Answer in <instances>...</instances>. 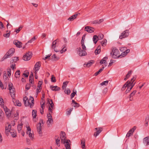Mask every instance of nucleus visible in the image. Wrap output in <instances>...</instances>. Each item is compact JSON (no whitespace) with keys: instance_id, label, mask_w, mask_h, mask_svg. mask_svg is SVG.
Returning <instances> with one entry per match:
<instances>
[{"instance_id":"1","label":"nucleus","mask_w":149,"mask_h":149,"mask_svg":"<svg viewBox=\"0 0 149 149\" xmlns=\"http://www.w3.org/2000/svg\"><path fill=\"white\" fill-rule=\"evenodd\" d=\"M65 135V134L64 132H61L60 134L61 143L65 144V146L66 149H71L70 145L69 143L70 141L66 140Z\"/></svg>"},{"instance_id":"2","label":"nucleus","mask_w":149,"mask_h":149,"mask_svg":"<svg viewBox=\"0 0 149 149\" xmlns=\"http://www.w3.org/2000/svg\"><path fill=\"white\" fill-rule=\"evenodd\" d=\"M23 101L26 106H29L31 108L33 107L34 104V100L33 97L30 96L29 100L26 96L23 98Z\"/></svg>"},{"instance_id":"3","label":"nucleus","mask_w":149,"mask_h":149,"mask_svg":"<svg viewBox=\"0 0 149 149\" xmlns=\"http://www.w3.org/2000/svg\"><path fill=\"white\" fill-rule=\"evenodd\" d=\"M119 50L115 47H113L112 48V52L111 53V56L114 58H116L121 56V55H119Z\"/></svg>"},{"instance_id":"4","label":"nucleus","mask_w":149,"mask_h":149,"mask_svg":"<svg viewBox=\"0 0 149 149\" xmlns=\"http://www.w3.org/2000/svg\"><path fill=\"white\" fill-rule=\"evenodd\" d=\"M8 89L10 91V94L12 97V98H15V91L13 84L11 83H9L8 84Z\"/></svg>"},{"instance_id":"5","label":"nucleus","mask_w":149,"mask_h":149,"mask_svg":"<svg viewBox=\"0 0 149 149\" xmlns=\"http://www.w3.org/2000/svg\"><path fill=\"white\" fill-rule=\"evenodd\" d=\"M15 52V49L13 48H12L10 49L7 52V54H5L2 58V60L10 57L12 56L13 53Z\"/></svg>"},{"instance_id":"6","label":"nucleus","mask_w":149,"mask_h":149,"mask_svg":"<svg viewBox=\"0 0 149 149\" xmlns=\"http://www.w3.org/2000/svg\"><path fill=\"white\" fill-rule=\"evenodd\" d=\"M47 117L48 120L47 121V124L48 127L51 126V125L53 123V120L51 114H47Z\"/></svg>"},{"instance_id":"7","label":"nucleus","mask_w":149,"mask_h":149,"mask_svg":"<svg viewBox=\"0 0 149 149\" xmlns=\"http://www.w3.org/2000/svg\"><path fill=\"white\" fill-rule=\"evenodd\" d=\"M135 79L136 78L134 77H133L131 79V81L132 82V83H131L130 85L127 87V89L126 90L125 92V93L126 94H127V93L129 92L131 90L134 86L135 83H134L133 82L135 80Z\"/></svg>"},{"instance_id":"8","label":"nucleus","mask_w":149,"mask_h":149,"mask_svg":"<svg viewBox=\"0 0 149 149\" xmlns=\"http://www.w3.org/2000/svg\"><path fill=\"white\" fill-rule=\"evenodd\" d=\"M129 34V31L128 30H126L123 31L119 36V38L122 39L123 38L128 37Z\"/></svg>"},{"instance_id":"9","label":"nucleus","mask_w":149,"mask_h":149,"mask_svg":"<svg viewBox=\"0 0 149 149\" xmlns=\"http://www.w3.org/2000/svg\"><path fill=\"white\" fill-rule=\"evenodd\" d=\"M32 53L31 52H28L23 57V59L25 61H27L30 60L32 56Z\"/></svg>"},{"instance_id":"10","label":"nucleus","mask_w":149,"mask_h":149,"mask_svg":"<svg viewBox=\"0 0 149 149\" xmlns=\"http://www.w3.org/2000/svg\"><path fill=\"white\" fill-rule=\"evenodd\" d=\"M77 50L79 52L78 54L80 56H83L87 55V53L86 51V50L81 49L80 47L77 48Z\"/></svg>"},{"instance_id":"11","label":"nucleus","mask_w":149,"mask_h":149,"mask_svg":"<svg viewBox=\"0 0 149 149\" xmlns=\"http://www.w3.org/2000/svg\"><path fill=\"white\" fill-rule=\"evenodd\" d=\"M41 66V63L40 61H38L35 64L33 70L34 71V73L37 74L38 71L39 70Z\"/></svg>"},{"instance_id":"12","label":"nucleus","mask_w":149,"mask_h":149,"mask_svg":"<svg viewBox=\"0 0 149 149\" xmlns=\"http://www.w3.org/2000/svg\"><path fill=\"white\" fill-rule=\"evenodd\" d=\"M95 130L97 131L96 132L94 133L93 136L95 137H96L101 133L102 130L101 127H96L95 128Z\"/></svg>"},{"instance_id":"13","label":"nucleus","mask_w":149,"mask_h":149,"mask_svg":"<svg viewBox=\"0 0 149 149\" xmlns=\"http://www.w3.org/2000/svg\"><path fill=\"white\" fill-rule=\"evenodd\" d=\"M3 109L5 112L6 114L7 117L8 118H9L10 117L11 115V112L10 110L8 109L6 107H4Z\"/></svg>"},{"instance_id":"14","label":"nucleus","mask_w":149,"mask_h":149,"mask_svg":"<svg viewBox=\"0 0 149 149\" xmlns=\"http://www.w3.org/2000/svg\"><path fill=\"white\" fill-rule=\"evenodd\" d=\"M85 30L89 33H93L94 32L95 29L93 27L89 26H87L85 28Z\"/></svg>"},{"instance_id":"15","label":"nucleus","mask_w":149,"mask_h":149,"mask_svg":"<svg viewBox=\"0 0 149 149\" xmlns=\"http://www.w3.org/2000/svg\"><path fill=\"white\" fill-rule=\"evenodd\" d=\"M136 126L134 127L132 129L130 130L127 133L126 135L127 137H129L131 134H132L134 131L136 129Z\"/></svg>"},{"instance_id":"16","label":"nucleus","mask_w":149,"mask_h":149,"mask_svg":"<svg viewBox=\"0 0 149 149\" xmlns=\"http://www.w3.org/2000/svg\"><path fill=\"white\" fill-rule=\"evenodd\" d=\"M11 125L10 124H8V126H6L5 127V133L7 135L9 134V132L11 130Z\"/></svg>"},{"instance_id":"17","label":"nucleus","mask_w":149,"mask_h":149,"mask_svg":"<svg viewBox=\"0 0 149 149\" xmlns=\"http://www.w3.org/2000/svg\"><path fill=\"white\" fill-rule=\"evenodd\" d=\"M13 102L15 106L20 107L22 105L21 102L18 100H16L14 98H13Z\"/></svg>"},{"instance_id":"18","label":"nucleus","mask_w":149,"mask_h":149,"mask_svg":"<svg viewBox=\"0 0 149 149\" xmlns=\"http://www.w3.org/2000/svg\"><path fill=\"white\" fill-rule=\"evenodd\" d=\"M79 15L80 13H75L74 15H72V16L70 17L69 18L68 20L69 21H73L75 19H76L78 15Z\"/></svg>"},{"instance_id":"19","label":"nucleus","mask_w":149,"mask_h":149,"mask_svg":"<svg viewBox=\"0 0 149 149\" xmlns=\"http://www.w3.org/2000/svg\"><path fill=\"white\" fill-rule=\"evenodd\" d=\"M14 44L17 47H21L22 46V43L17 40H15L13 42Z\"/></svg>"},{"instance_id":"20","label":"nucleus","mask_w":149,"mask_h":149,"mask_svg":"<svg viewBox=\"0 0 149 149\" xmlns=\"http://www.w3.org/2000/svg\"><path fill=\"white\" fill-rule=\"evenodd\" d=\"M143 143L144 144L147 146L149 145V137H146L143 139Z\"/></svg>"},{"instance_id":"21","label":"nucleus","mask_w":149,"mask_h":149,"mask_svg":"<svg viewBox=\"0 0 149 149\" xmlns=\"http://www.w3.org/2000/svg\"><path fill=\"white\" fill-rule=\"evenodd\" d=\"M56 40L52 42V48L53 49H54V51L56 52H58L59 51V50H57L55 48V47L56 46Z\"/></svg>"},{"instance_id":"22","label":"nucleus","mask_w":149,"mask_h":149,"mask_svg":"<svg viewBox=\"0 0 149 149\" xmlns=\"http://www.w3.org/2000/svg\"><path fill=\"white\" fill-rule=\"evenodd\" d=\"M37 130L39 134H41L42 133L41 130V124L39 123L37 125Z\"/></svg>"},{"instance_id":"23","label":"nucleus","mask_w":149,"mask_h":149,"mask_svg":"<svg viewBox=\"0 0 149 149\" xmlns=\"http://www.w3.org/2000/svg\"><path fill=\"white\" fill-rule=\"evenodd\" d=\"M94 63V61L91 60L89 61L87 63L84 64V67H87L88 68L90 67L93 63Z\"/></svg>"},{"instance_id":"24","label":"nucleus","mask_w":149,"mask_h":149,"mask_svg":"<svg viewBox=\"0 0 149 149\" xmlns=\"http://www.w3.org/2000/svg\"><path fill=\"white\" fill-rule=\"evenodd\" d=\"M107 57H104L100 61V63L101 64H104L105 66H106L107 65V63L106 62V60L107 59Z\"/></svg>"},{"instance_id":"25","label":"nucleus","mask_w":149,"mask_h":149,"mask_svg":"<svg viewBox=\"0 0 149 149\" xmlns=\"http://www.w3.org/2000/svg\"><path fill=\"white\" fill-rule=\"evenodd\" d=\"M50 88L52 90L54 91H58L60 89V88L57 86H50Z\"/></svg>"},{"instance_id":"26","label":"nucleus","mask_w":149,"mask_h":149,"mask_svg":"<svg viewBox=\"0 0 149 149\" xmlns=\"http://www.w3.org/2000/svg\"><path fill=\"white\" fill-rule=\"evenodd\" d=\"M23 126V124L22 123H21L18 125L17 127V129L19 133H20L21 131Z\"/></svg>"},{"instance_id":"27","label":"nucleus","mask_w":149,"mask_h":149,"mask_svg":"<svg viewBox=\"0 0 149 149\" xmlns=\"http://www.w3.org/2000/svg\"><path fill=\"white\" fill-rule=\"evenodd\" d=\"M0 105L3 108L4 107H6L4 105V102L1 97H0Z\"/></svg>"},{"instance_id":"28","label":"nucleus","mask_w":149,"mask_h":149,"mask_svg":"<svg viewBox=\"0 0 149 149\" xmlns=\"http://www.w3.org/2000/svg\"><path fill=\"white\" fill-rule=\"evenodd\" d=\"M85 140L84 139H83L81 140V145L82 148L84 149L85 147Z\"/></svg>"},{"instance_id":"29","label":"nucleus","mask_w":149,"mask_h":149,"mask_svg":"<svg viewBox=\"0 0 149 149\" xmlns=\"http://www.w3.org/2000/svg\"><path fill=\"white\" fill-rule=\"evenodd\" d=\"M11 134V135L13 137H15L16 136V132L14 130H11L10 132Z\"/></svg>"},{"instance_id":"30","label":"nucleus","mask_w":149,"mask_h":149,"mask_svg":"<svg viewBox=\"0 0 149 149\" xmlns=\"http://www.w3.org/2000/svg\"><path fill=\"white\" fill-rule=\"evenodd\" d=\"M93 41L95 44H96L98 41V37L96 35L93 36Z\"/></svg>"},{"instance_id":"31","label":"nucleus","mask_w":149,"mask_h":149,"mask_svg":"<svg viewBox=\"0 0 149 149\" xmlns=\"http://www.w3.org/2000/svg\"><path fill=\"white\" fill-rule=\"evenodd\" d=\"M130 51V50L129 49H127L124 52L122 53L121 54V56H122V57H124L126 56L127 54V53H129Z\"/></svg>"},{"instance_id":"32","label":"nucleus","mask_w":149,"mask_h":149,"mask_svg":"<svg viewBox=\"0 0 149 149\" xmlns=\"http://www.w3.org/2000/svg\"><path fill=\"white\" fill-rule=\"evenodd\" d=\"M136 90L134 91L130 95V101L132 100V98H131V97H133L134 96L135 94L136 93Z\"/></svg>"},{"instance_id":"33","label":"nucleus","mask_w":149,"mask_h":149,"mask_svg":"<svg viewBox=\"0 0 149 149\" xmlns=\"http://www.w3.org/2000/svg\"><path fill=\"white\" fill-rule=\"evenodd\" d=\"M132 83V82L131 81H127L126 83L123 85V87L126 88V87H128L130 85V84Z\"/></svg>"},{"instance_id":"34","label":"nucleus","mask_w":149,"mask_h":149,"mask_svg":"<svg viewBox=\"0 0 149 149\" xmlns=\"http://www.w3.org/2000/svg\"><path fill=\"white\" fill-rule=\"evenodd\" d=\"M132 83V82L131 81H127L126 83L123 85V87L126 88V87H128L130 85V84Z\"/></svg>"},{"instance_id":"35","label":"nucleus","mask_w":149,"mask_h":149,"mask_svg":"<svg viewBox=\"0 0 149 149\" xmlns=\"http://www.w3.org/2000/svg\"><path fill=\"white\" fill-rule=\"evenodd\" d=\"M49 103L50 106V107L52 108V109H54V104L53 103V101L52 100H50V101H48Z\"/></svg>"},{"instance_id":"36","label":"nucleus","mask_w":149,"mask_h":149,"mask_svg":"<svg viewBox=\"0 0 149 149\" xmlns=\"http://www.w3.org/2000/svg\"><path fill=\"white\" fill-rule=\"evenodd\" d=\"M74 104L75 105H74V107H79L80 106V105L78 103L76 102L74 100H72V104Z\"/></svg>"},{"instance_id":"37","label":"nucleus","mask_w":149,"mask_h":149,"mask_svg":"<svg viewBox=\"0 0 149 149\" xmlns=\"http://www.w3.org/2000/svg\"><path fill=\"white\" fill-rule=\"evenodd\" d=\"M32 116L33 118H36L37 116V111L35 110H33L32 112Z\"/></svg>"},{"instance_id":"38","label":"nucleus","mask_w":149,"mask_h":149,"mask_svg":"<svg viewBox=\"0 0 149 149\" xmlns=\"http://www.w3.org/2000/svg\"><path fill=\"white\" fill-rule=\"evenodd\" d=\"M104 67H103L102 68H101L98 71L95 73L94 75L95 76H96L99 74L104 69Z\"/></svg>"},{"instance_id":"39","label":"nucleus","mask_w":149,"mask_h":149,"mask_svg":"<svg viewBox=\"0 0 149 149\" xmlns=\"http://www.w3.org/2000/svg\"><path fill=\"white\" fill-rule=\"evenodd\" d=\"M10 31H7L6 33V34H4L3 35V36L5 38H7L9 37L10 34Z\"/></svg>"},{"instance_id":"40","label":"nucleus","mask_w":149,"mask_h":149,"mask_svg":"<svg viewBox=\"0 0 149 149\" xmlns=\"http://www.w3.org/2000/svg\"><path fill=\"white\" fill-rule=\"evenodd\" d=\"M20 71L19 70H18L15 73V75L16 78H19L20 77Z\"/></svg>"},{"instance_id":"41","label":"nucleus","mask_w":149,"mask_h":149,"mask_svg":"<svg viewBox=\"0 0 149 149\" xmlns=\"http://www.w3.org/2000/svg\"><path fill=\"white\" fill-rule=\"evenodd\" d=\"M107 40L106 39H104L101 42V44H102V45L103 46H105L106 45V43H107Z\"/></svg>"},{"instance_id":"42","label":"nucleus","mask_w":149,"mask_h":149,"mask_svg":"<svg viewBox=\"0 0 149 149\" xmlns=\"http://www.w3.org/2000/svg\"><path fill=\"white\" fill-rule=\"evenodd\" d=\"M3 77L4 79V80H8V78L7 77V74L6 71L4 72Z\"/></svg>"},{"instance_id":"43","label":"nucleus","mask_w":149,"mask_h":149,"mask_svg":"<svg viewBox=\"0 0 149 149\" xmlns=\"http://www.w3.org/2000/svg\"><path fill=\"white\" fill-rule=\"evenodd\" d=\"M68 82V81L64 82L63 83V85L62 86V88L63 89L65 88L66 87L67 84Z\"/></svg>"},{"instance_id":"44","label":"nucleus","mask_w":149,"mask_h":149,"mask_svg":"<svg viewBox=\"0 0 149 149\" xmlns=\"http://www.w3.org/2000/svg\"><path fill=\"white\" fill-rule=\"evenodd\" d=\"M7 74L8 76L9 77H10L11 75V70L10 68H8L7 69Z\"/></svg>"},{"instance_id":"45","label":"nucleus","mask_w":149,"mask_h":149,"mask_svg":"<svg viewBox=\"0 0 149 149\" xmlns=\"http://www.w3.org/2000/svg\"><path fill=\"white\" fill-rule=\"evenodd\" d=\"M97 37L98 40H101L102 39L104 38V35L102 34H100Z\"/></svg>"},{"instance_id":"46","label":"nucleus","mask_w":149,"mask_h":149,"mask_svg":"<svg viewBox=\"0 0 149 149\" xmlns=\"http://www.w3.org/2000/svg\"><path fill=\"white\" fill-rule=\"evenodd\" d=\"M56 142L57 145L58 147L60 146V140L59 137L58 138H57V139L56 140Z\"/></svg>"},{"instance_id":"47","label":"nucleus","mask_w":149,"mask_h":149,"mask_svg":"<svg viewBox=\"0 0 149 149\" xmlns=\"http://www.w3.org/2000/svg\"><path fill=\"white\" fill-rule=\"evenodd\" d=\"M22 27L23 26H19V27L17 29H16L15 30V32L17 33H18L19 32V31L22 29Z\"/></svg>"},{"instance_id":"48","label":"nucleus","mask_w":149,"mask_h":149,"mask_svg":"<svg viewBox=\"0 0 149 149\" xmlns=\"http://www.w3.org/2000/svg\"><path fill=\"white\" fill-rule=\"evenodd\" d=\"M27 127V131L26 132V134H29L31 133V129L29 127Z\"/></svg>"},{"instance_id":"49","label":"nucleus","mask_w":149,"mask_h":149,"mask_svg":"<svg viewBox=\"0 0 149 149\" xmlns=\"http://www.w3.org/2000/svg\"><path fill=\"white\" fill-rule=\"evenodd\" d=\"M73 109V108H71L69 110L67 111H66V113L67 115H70L71 113V112L72 111V110Z\"/></svg>"},{"instance_id":"50","label":"nucleus","mask_w":149,"mask_h":149,"mask_svg":"<svg viewBox=\"0 0 149 149\" xmlns=\"http://www.w3.org/2000/svg\"><path fill=\"white\" fill-rule=\"evenodd\" d=\"M132 74V71H130L128 72L126 76V77L128 79L129 77Z\"/></svg>"},{"instance_id":"51","label":"nucleus","mask_w":149,"mask_h":149,"mask_svg":"<svg viewBox=\"0 0 149 149\" xmlns=\"http://www.w3.org/2000/svg\"><path fill=\"white\" fill-rule=\"evenodd\" d=\"M108 81L107 80V81H106L103 82L102 83L100 84L102 86H103V85H106L108 84Z\"/></svg>"},{"instance_id":"52","label":"nucleus","mask_w":149,"mask_h":149,"mask_svg":"<svg viewBox=\"0 0 149 149\" xmlns=\"http://www.w3.org/2000/svg\"><path fill=\"white\" fill-rule=\"evenodd\" d=\"M77 92L75 91L74 92L73 91L71 95V98L72 99L75 96V95L76 94Z\"/></svg>"},{"instance_id":"53","label":"nucleus","mask_w":149,"mask_h":149,"mask_svg":"<svg viewBox=\"0 0 149 149\" xmlns=\"http://www.w3.org/2000/svg\"><path fill=\"white\" fill-rule=\"evenodd\" d=\"M149 117H147L145 120L146 123L145 124V126L146 127H147L148 125V122Z\"/></svg>"},{"instance_id":"54","label":"nucleus","mask_w":149,"mask_h":149,"mask_svg":"<svg viewBox=\"0 0 149 149\" xmlns=\"http://www.w3.org/2000/svg\"><path fill=\"white\" fill-rule=\"evenodd\" d=\"M64 92L66 94H69L70 93V91L69 89H68L67 90L65 89L64 91Z\"/></svg>"},{"instance_id":"55","label":"nucleus","mask_w":149,"mask_h":149,"mask_svg":"<svg viewBox=\"0 0 149 149\" xmlns=\"http://www.w3.org/2000/svg\"><path fill=\"white\" fill-rule=\"evenodd\" d=\"M18 113H17V112L14 115V118L15 120H17L18 119Z\"/></svg>"},{"instance_id":"56","label":"nucleus","mask_w":149,"mask_h":149,"mask_svg":"<svg viewBox=\"0 0 149 149\" xmlns=\"http://www.w3.org/2000/svg\"><path fill=\"white\" fill-rule=\"evenodd\" d=\"M51 81L53 82H56V80L55 79V77H53V75H52V77L51 78Z\"/></svg>"},{"instance_id":"57","label":"nucleus","mask_w":149,"mask_h":149,"mask_svg":"<svg viewBox=\"0 0 149 149\" xmlns=\"http://www.w3.org/2000/svg\"><path fill=\"white\" fill-rule=\"evenodd\" d=\"M81 44L82 48V49H84V50H86V47L84 45V43H81Z\"/></svg>"},{"instance_id":"58","label":"nucleus","mask_w":149,"mask_h":149,"mask_svg":"<svg viewBox=\"0 0 149 149\" xmlns=\"http://www.w3.org/2000/svg\"><path fill=\"white\" fill-rule=\"evenodd\" d=\"M85 35H84L82 37V38L81 41V43H84V40H85Z\"/></svg>"},{"instance_id":"59","label":"nucleus","mask_w":149,"mask_h":149,"mask_svg":"<svg viewBox=\"0 0 149 149\" xmlns=\"http://www.w3.org/2000/svg\"><path fill=\"white\" fill-rule=\"evenodd\" d=\"M30 87L31 85L30 84H27L25 88L26 89L28 90L30 89Z\"/></svg>"},{"instance_id":"60","label":"nucleus","mask_w":149,"mask_h":149,"mask_svg":"<svg viewBox=\"0 0 149 149\" xmlns=\"http://www.w3.org/2000/svg\"><path fill=\"white\" fill-rule=\"evenodd\" d=\"M53 109H52V108H51L50 107H49L48 108V111L49 113L48 114H51L52 113V110Z\"/></svg>"},{"instance_id":"61","label":"nucleus","mask_w":149,"mask_h":149,"mask_svg":"<svg viewBox=\"0 0 149 149\" xmlns=\"http://www.w3.org/2000/svg\"><path fill=\"white\" fill-rule=\"evenodd\" d=\"M66 51V48H65V47H64L62 50L60 51L61 53H62L63 52H65Z\"/></svg>"},{"instance_id":"62","label":"nucleus","mask_w":149,"mask_h":149,"mask_svg":"<svg viewBox=\"0 0 149 149\" xmlns=\"http://www.w3.org/2000/svg\"><path fill=\"white\" fill-rule=\"evenodd\" d=\"M18 60V57H15L13 58V61L14 62H16Z\"/></svg>"},{"instance_id":"63","label":"nucleus","mask_w":149,"mask_h":149,"mask_svg":"<svg viewBox=\"0 0 149 149\" xmlns=\"http://www.w3.org/2000/svg\"><path fill=\"white\" fill-rule=\"evenodd\" d=\"M11 68L13 70H14V69L15 68V63H14L12 64L10 66Z\"/></svg>"},{"instance_id":"64","label":"nucleus","mask_w":149,"mask_h":149,"mask_svg":"<svg viewBox=\"0 0 149 149\" xmlns=\"http://www.w3.org/2000/svg\"><path fill=\"white\" fill-rule=\"evenodd\" d=\"M100 52L101 50H95V52L96 54H98L100 53Z\"/></svg>"}]
</instances>
